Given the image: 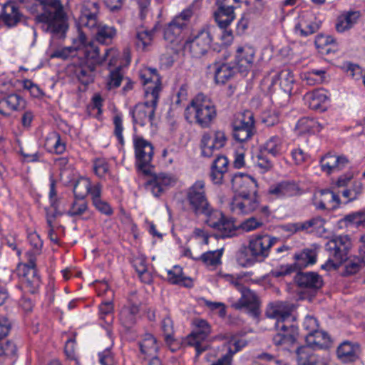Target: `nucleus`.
<instances>
[{"mask_svg":"<svg viewBox=\"0 0 365 365\" xmlns=\"http://www.w3.org/2000/svg\"><path fill=\"white\" fill-rule=\"evenodd\" d=\"M278 80L280 81V86L285 92L292 91L294 79L292 73L289 70H283L272 77V85H274Z\"/></svg>","mask_w":365,"mask_h":365,"instance_id":"35","label":"nucleus"},{"mask_svg":"<svg viewBox=\"0 0 365 365\" xmlns=\"http://www.w3.org/2000/svg\"><path fill=\"white\" fill-rule=\"evenodd\" d=\"M266 316L277 319L275 328L277 333L272 339L276 346H289L296 342L298 328L292 324L294 319L290 312L282 311L278 304L272 305L267 309Z\"/></svg>","mask_w":365,"mask_h":365,"instance_id":"4","label":"nucleus"},{"mask_svg":"<svg viewBox=\"0 0 365 365\" xmlns=\"http://www.w3.org/2000/svg\"><path fill=\"white\" fill-rule=\"evenodd\" d=\"M93 205L102 214L108 216L113 214V210L110 205L107 202L103 200L101 198L94 201Z\"/></svg>","mask_w":365,"mask_h":365,"instance_id":"61","label":"nucleus"},{"mask_svg":"<svg viewBox=\"0 0 365 365\" xmlns=\"http://www.w3.org/2000/svg\"><path fill=\"white\" fill-rule=\"evenodd\" d=\"M6 103L11 110H17L23 108L25 105L24 99L19 95L13 93L0 100L1 103Z\"/></svg>","mask_w":365,"mask_h":365,"instance_id":"44","label":"nucleus"},{"mask_svg":"<svg viewBox=\"0 0 365 365\" xmlns=\"http://www.w3.org/2000/svg\"><path fill=\"white\" fill-rule=\"evenodd\" d=\"M307 347L319 348L320 349H327L330 347L331 341L329 336L325 331L318 329L314 333L307 334L305 336Z\"/></svg>","mask_w":365,"mask_h":365,"instance_id":"26","label":"nucleus"},{"mask_svg":"<svg viewBox=\"0 0 365 365\" xmlns=\"http://www.w3.org/2000/svg\"><path fill=\"white\" fill-rule=\"evenodd\" d=\"M185 199L189 209L195 216L206 213L210 203L206 193L205 182L203 180H196L185 190Z\"/></svg>","mask_w":365,"mask_h":365,"instance_id":"11","label":"nucleus"},{"mask_svg":"<svg viewBox=\"0 0 365 365\" xmlns=\"http://www.w3.org/2000/svg\"><path fill=\"white\" fill-rule=\"evenodd\" d=\"M200 147L202 149V155L207 158L212 157L215 151L220 149L219 148H215V144L212 140V136L207 133L202 135Z\"/></svg>","mask_w":365,"mask_h":365,"instance_id":"40","label":"nucleus"},{"mask_svg":"<svg viewBox=\"0 0 365 365\" xmlns=\"http://www.w3.org/2000/svg\"><path fill=\"white\" fill-rule=\"evenodd\" d=\"M298 365H329L328 360L314 353L309 347L300 346L296 351Z\"/></svg>","mask_w":365,"mask_h":365,"instance_id":"22","label":"nucleus"},{"mask_svg":"<svg viewBox=\"0 0 365 365\" xmlns=\"http://www.w3.org/2000/svg\"><path fill=\"white\" fill-rule=\"evenodd\" d=\"M263 222L260 220H257L255 217H250L240 225H236L237 230L238 228H241L246 232H250L262 227Z\"/></svg>","mask_w":365,"mask_h":365,"instance_id":"53","label":"nucleus"},{"mask_svg":"<svg viewBox=\"0 0 365 365\" xmlns=\"http://www.w3.org/2000/svg\"><path fill=\"white\" fill-rule=\"evenodd\" d=\"M319 29V24L312 22L309 24L303 25L301 22L295 26L296 32H299L302 36H307L317 32Z\"/></svg>","mask_w":365,"mask_h":365,"instance_id":"50","label":"nucleus"},{"mask_svg":"<svg viewBox=\"0 0 365 365\" xmlns=\"http://www.w3.org/2000/svg\"><path fill=\"white\" fill-rule=\"evenodd\" d=\"M323 199H327V205L331 210L337 208L340 205V199L338 195L329 190H322L320 192Z\"/></svg>","mask_w":365,"mask_h":365,"instance_id":"49","label":"nucleus"},{"mask_svg":"<svg viewBox=\"0 0 365 365\" xmlns=\"http://www.w3.org/2000/svg\"><path fill=\"white\" fill-rule=\"evenodd\" d=\"M336 160V155L327 154L320 160L322 170L328 174L335 171L337 166Z\"/></svg>","mask_w":365,"mask_h":365,"instance_id":"46","label":"nucleus"},{"mask_svg":"<svg viewBox=\"0 0 365 365\" xmlns=\"http://www.w3.org/2000/svg\"><path fill=\"white\" fill-rule=\"evenodd\" d=\"M99 48L94 45L87 46L83 51V57L79 58L78 62L72 65L73 72L78 81L88 85L94 80V71L97 65L103 64L108 58L113 48H106L103 56L99 54Z\"/></svg>","mask_w":365,"mask_h":365,"instance_id":"3","label":"nucleus"},{"mask_svg":"<svg viewBox=\"0 0 365 365\" xmlns=\"http://www.w3.org/2000/svg\"><path fill=\"white\" fill-rule=\"evenodd\" d=\"M299 186L294 181H282L270 187L269 192L277 197H291L299 192Z\"/></svg>","mask_w":365,"mask_h":365,"instance_id":"28","label":"nucleus"},{"mask_svg":"<svg viewBox=\"0 0 365 365\" xmlns=\"http://www.w3.org/2000/svg\"><path fill=\"white\" fill-rule=\"evenodd\" d=\"M317 252L312 249H304L299 253L294 255L295 262L293 264L296 271L302 270L310 264H314L317 262Z\"/></svg>","mask_w":365,"mask_h":365,"instance_id":"29","label":"nucleus"},{"mask_svg":"<svg viewBox=\"0 0 365 365\" xmlns=\"http://www.w3.org/2000/svg\"><path fill=\"white\" fill-rule=\"evenodd\" d=\"M160 87L155 86L146 88V94L150 93L152 99L150 101L136 104L130 110L134 125L138 124L140 126L145 125L148 123L153 125L155 119V113L159 98Z\"/></svg>","mask_w":365,"mask_h":365,"instance_id":"8","label":"nucleus"},{"mask_svg":"<svg viewBox=\"0 0 365 365\" xmlns=\"http://www.w3.org/2000/svg\"><path fill=\"white\" fill-rule=\"evenodd\" d=\"M192 14V10L187 8L176 16L165 28L164 38L170 43L174 42L187 26Z\"/></svg>","mask_w":365,"mask_h":365,"instance_id":"15","label":"nucleus"},{"mask_svg":"<svg viewBox=\"0 0 365 365\" xmlns=\"http://www.w3.org/2000/svg\"><path fill=\"white\" fill-rule=\"evenodd\" d=\"M99 361L101 365H114L113 356L109 349L99 353Z\"/></svg>","mask_w":365,"mask_h":365,"instance_id":"64","label":"nucleus"},{"mask_svg":"<svg viewBox=\"0 0 365 365\" xmlns=\"http://www.w3.org/2000/svg\"><path fill=\"white\" fill-rule=\"evenodd\" d=\"M90 180L88 178H81L77 180L73 187L74 197L78 200H83L89 192Z\"/></svg>","mask_w":365,"mask_h":365,"instance_id":"41","label":"nucleus"},{"mask_svg":"<svg viewBox=\"0 0 365 365\" xmlns=\"http://www.w3.org/2000/svg\"><path fill=\"white\" fill-rule=\"evenodd\" d=\"M153 178L145 183L147 190H150L155 197L160 196L165 189L175 182L174 178L171 175L160 173L151 175Z\"/></svg>","mask_w":365,"mask_h":365,"instance_id":"21","label":"nucleus"},{"mask_svg":"<svg viewBox=\"0 0 365 365\" xmlns=\"http://www.w3.org/2000/svg\"><path fill=\"white\" fill-rule=\"evenodd\" d=\"M32 14L41 29L53 38L65 37L68 28L66 13L60 0H18Z\"/></svg>","mask_w":365,"mask_h":365,"instance_id":"1","label":"nucleus"},{"mask_svg":"<svg viewBox=\"0 0 365 365\" xmlns=\"http://www.w3.org/2000/svg\"><path fill=\"white\" fill-rule=\"evenodd\" d=\"M304 329L307 331V334L314 333L319 329V324L316 317L311 315H307L304 319L303 324Z\"/></svg>","mask_w":365,"mask_h":365,"instance_id":"54","label":"nucleus"},{"mask_svg":"<svg viewBox=\"0 0 365 365\" xmlns=\"http://www.w3.org/2000/svg\"><path fill=\"white\" fill-rule=\"evenodd\" d=\"M228 160L224 155H218L213 161L210 174L211 180L215 184H222L224 175L228 169Z\"/></svg>","mask_w":365,"mask_h":365,"instance_id":"25","label":"nucleus"},{"mask_svg":"<svg viewBox=\"0 0 365 365\" xmlns=\"http://www.w3.org/2000/svg\"><path fill=\"white\" fill-rule=\"evenodd\" d=\"M278 239L269 235H258L250 239L247 246H242L238 251L237 259L242 267L263 262L269 254L271 247Z\"/></svg>","mask_w":365,"mask_h":365,"instance_id":"5","label":"nucleus"},{"mask_svg":"<svg viewBox=\"0 0 365 365\" xmlns=\"http://www.w3.org/2000/svg\"><path fill=\"white\" fill-rule=\"evenodd\" d=\"M195 329L187 336V341L190 346L195 348L196 355L198 356L209 346L205 340L210 334L211 329L209 324L203 319L195 320Z\"/></svg>","mask_w":365,"mask_h":365,"instance_id":"14","label":"nucleus"},{"mask_svg":"<svg viewBox=\"0 0 365 365\" xmlns=\"http://www.w3.org/2000/svg\"><path fill=\"white\" fill-rule=\"evenodd\" d=\"M323 128L324 125L309 117L300 118L296 125V129L299 131V134L316 133L319 132Z\"/></svg>","mask_w":365,"mask_h":365,"instance_id":"31","label":"nucleus"},{"mask_svg":"<svg viewBox=\"0 0 365 365\" xmlns=\"http://www.w3.org/2000/svg\"><path fill=\"white\" fill-rule=\"evenodd\" d=\"M109 166L104 159H96L93 162V171L95 174L102 178L108 172Z\"/></svg>","mask_w":365,"mask_h":365,"instance_id":"55","label":"nucleus"},{"mask_svg":"<svg viewBox=\"0 0 365 365\" xmlns=\"http://www.w3.org/2000/svg\"><path fill=\"white\" fill-rule=\"evenodd\" d=\"M212 41L211 27L204 25L192 31L184 43V49L195 58H200L210 50Z\"/></svg>","mask_w":365,"mask_h":365,"instance_id":"9","label":"nucleus"},{"mask_svg":"<svg viewBox=\"0 0 365 365\" xmlns=\"http://www.w3.org/2000/svg\"><path fill=\"white\" fill-rule=\"evenodd\" d=\"M296 272L293 264H286L281 266L279 269H276L272 272V276L275 277H280Z\"/></svg>","mask_w":365,"mask_h":365,"instance_id":"63","label":"nucleus"},{"mask_svg":"<svg viewBox=\"0 0 365 365\" xmlns=\"http://www.w3.org/2000/svg\"><path fill=\"white\" fill-rule=\"evenodd\" d=\"M214 17L221 29H227L235 19V14L232 9L217 6L214 12Z\"/></svg>","mask_w":365,"mask_h":365,"instance_id":"32","label":"nucleus"},{"mask_svg":"<svg viewBox=\"0 0 365 365\" xmlns=\"http://www.w3.org/2000/svg\"><path fill=\"white\" fill-rule=\"evenodd\" d=\"M120 320L126 329L131 328L136 322V317L127 311H120Z\"/></svg>","mask_w":365,"mask_h":365,"instance_id":"58","label":"nucleus"},{"mask_svg":"<svg viewBox=\"0 0 365 365\" xmlns=\"http://www.w3.org/2000/svg\"><path fill=\"white\" fill-rule=\"evenodd\" d=\"M140 350L143 354L153 356L158 350V345L156 339L150 334H145L139 343Z\"/></svg>","mask_w":365,"mask_h":365,"instance_id":"34","label":"nucleus"},{"mask_svg":"<svg viewBox=\"0 0 365 365\" xmlns=\"http://www.w3.org/2000/svg\"><path fill=\"white\" fill-rule=\"evenodd\" d=\"M16 346L11 341H7L5 344L0 346V356H13L16 355Z\"/></svg>","mask_w":365,"mask_h":365,"instance_id":"59","label":"nucleus"},{"mask_svg":"<svg viewBox=\"0 0 365 365\" xmlns=\"http://www.w3.org/2000/svg\"><path fill=\"white\" fill-rule=\"evenodd\" d=\"M344 270L341 273L343 277L354 275L365 267V259L363 257H355L345 261Z\"/></svg>","mask_w":365,"mask_h":365,"instance_id":"36","label":"nucleus"},{"mask_svg":"<svg viewBox=\"0 0 365 365\" xmlns=\"http://www.w3.org/2000/svg\"><path fill=\"white\" fill-rule=\"evenodd\" d=\"M250 197H240L242 201L235 197L231 205L232 210L237 214H247L255 210L258 207V202L256 199L252 200Z\"/></svg>","mask_w":365,"mask_h":365,"instance_id":"30","label":"nucleus"},{"mask_svg":"<svg viewBox=\"0 0 365 365\" xmlns=\"http://www.w3.org/2000/svg\"><path fill=\"white\" fill-rule=\"evenodd\" d=\"M344 222L346 227L354 226L355 227L359 228L361 227H365V210H359L346 215L341 220Z\"/></svg>","mask_w":365,"mask_h":365,"instance_id":"37","label":"nucleus"},{"mask_svg":"<svg viewBox=\"0 0 365 365\" xmlns=\"http://www.w3.org/2000/svg\"><path fill=\"white\" fill-rule=\"evenodd\" d=\"M227 354H230L232 358L233 355L241 350L242 348L245 347L247 342L244 339H232L229 343Z\"/></svg>","mask_w":365,"mask_h":365,"instance_id":"57","label":"nucleus"},{"mask_svg":"<svg viewBox=\"0 0 365 365\" xmlns=\"http://www.w3.org/2000/svg\"><path fill=\"white\" fill-rule=\"evenodd\" d=\"M222 255V250L208 251L203 253L198 258H195V260H201L207 266L216 267L221 263Z\"/></svg>","mask_w":365,"mask_h":365,"instance_id":"39","label":"nucleus"},{"mask_svg":"<svg viewBox=\"0 0 365 365\" xmlns=\"http://www.w3.org/2000/svg\"><path fill=\"white\" fill-rule=\"evenodd\" d=\"M216 117L215 104L202 93L197 94L185 110L186 120L190 123H195L202 128H209Z\"/></svg>","mask_w":365,"mask_h":365,"instance_id":"6","label":"nucleus"},{"mask_svg":"<svg viewBox=\"0 0 365 365\" xmlns=\"http://www.w3.org/2000/svg\"><path fill=\"white\" fill-rule=\"evenodd\" d=\"M361 351L359 343L345 340L338 346L336 356L342 363H354L359 359Z\"/></svg>","mask_w":365,"mask_h":365,"instance_id":"20","label":"nucleus"},{"mask_svg":"<svg viewBox=\"0 0 365 365\" xmlns=\"http://www.w3.org/2000/svg\"><path fill=\"white\" fill-rule=\"evenodd\" d=\"M147 72L148 73L140 74V78L143 80V83L144 85H147L149 83L153 82L155 85L153 87L155 86H159L160 90V79L158 74L157 73V71L155 69L149 68L147 71Z\"/></svg>","mask_w":365,"mask_h":365,"instance_id":"52","label":"nucleus"},{"mask_svg":"<svg viewBox=\"0 0 365 365\" xmlns=\"http://www.w3.org/2000/svg\"><path fill=\"white\" fill-rule=\"evenodd\" d=\"M241 298L232 304L235 309L245 308L247 313L255 318L260 314V301L257 295L250 289L245 287L241 289Z\"/></svg>","mask_w":365,"mask_h":365,"instance_id":"17","label":"nucleus"},{"mask_svg":"<svg viewBox=\"0 0 365 365\" xmlns=\"http://www.w3.org/2000/svg\"><path fill=\"white\" fill-rule=\"evenodd\" d=\"M254 114L249 110L235 114L231 122L233 138L239 142L248 140L255 132Z\"/></svg>","mask_w":365,"mask_h":365,"instance_id":"13","label":"nucleus"},{"mask_svg":"<svg viewBox=\"0 0 365 365\" xmlns=\"http://www.w3.org/2000/svg\"><path fill=\"white\" fill-rule=\"evenodd\" d=\"M114 307L112 301L103 302L99 305L100 318L107 324H112L113 321Z\"/></svg>","mask_w":365,"mask_h":365,"instance_id":"42","label":"nucleus"},{"mask_svg":"<svg viewBox=\"0 0 365 365\" xmlns=\"http://www.w3.org/2000/svg\"><path fill=\"white\" fill-rule=\"evenodd\" d=\"M294 282L298 287L310 292L312 297L314 296L324 284L322 276L314 272L299 271L294 277Z\"/></svg>","mask_w":365,"mask_h":365,"instance_id":"16","label":"nucleus"},{"mask_svg":"<svg viewBox=\"0 0 365 365\" xmlns=\"http://www.w3.org/2000/svg\"><path fill=\"white\" fill-rule=\"evenodd\" d=\"M255 50L253 47L245 45L240 46L236 50L235 66L241 73L250 71L254 64Z\"/></svg>","mask_w":365,"mask_h":365,"instance_id":"19","label":"nucleus"},{"mask_svg":"<svg viewBox=\"0 0 365 365\" xmlns=\"http://www.w3.org/2000/svg\"><path fill=\"white\" fill-rule=\"evenodd\" d=\"M88 211V203L83 200H78L75 198L72 202L70 209L67 212V215L70 217H81L86 214Z\"/></svg>","mask_w":365,"mask_h":365,"instance_id":"43","label":"nucleus"},{"mask_svg":"<svg viewBox=\"0 0 365 365\" xmlns=\"http://www.w3.org/2000/svg\"><path fill=\"white\" fill-rule=\"evenodd\" d=\"M155 30V27H154L151 31H143L138 32L136 34L138 39L137 45L139 46V43H141L143 48L149 45L152 40L153 34Z\"/></svg>","mask_w":365,"mask_h":365,"instance_id":"56","label":"nucleus"},{"mask_svg":"<svg viewBox=\"0 0 365 365\" xmlns=\"http://www.w3.org/2000/svg\"><path fill=\"white\" fill-rule=\"evenodd\" d=\"M11 329V322L6 317L0 315V341L8 336Z\"/></svg>","mask_w":365,"mask_h":365,"instance_id":"60","label":"nucleus"},{"mask_svg":"<svg viewBox=\"0 0 365 365\" xmlns=\"http://www.w3.org/2000/svg\"><path fill=\"white\" fill-rule=\"evenodd\" d=\"M113 125H114V131L113 133L115 136L117 138L119 143L120 145L124 144V139L123 136V118L120 114H116L113 119Z\"/></svg>","mask_w":365,"mask_h":365,"instance_id":"51","label":"nucleus"},{"mask_svg":"<svg viewBox=\"0 0 365 365\" xmlns=\"http://www.w3.org/2000/svg\"><path fill=\"white\" fill-rule=\"evenodd\" d=\"M135 163L138 171L145 175H152L153 166L151 161L153 158V146L143 137L135 135L133 138Z\"/></svg>","mask_w":365,"mask_h":365,"instance_id":"12","label":"nucleus"},{"mask_svg":"<svg viewBox=\"0 0 365 365\" xmlns=\"http://www.w3.org/2000/svg\"><path fill=\"white\" fill-rule=\"evenodd\" d=\"M215 68V80L217 83L225 84L232 78L237 70L235 66L230 63L215 62L213 64Z\"/></svg>","mask_w":365,"mask_h":365,"instance_id":"27","label":"nucleus"},{"mask_svg":"<svg viewBox=\"0 0 365 365\" xmlns=\"http://www.w3.org/2000/svg\"><path fill=\"white\" fill-rule=\"evenodd\" d=\"M351 248V242L348 235L333 237L325 245L329 257L321 268L327 271L337 270L348 259Z\"/></svg>","mask_w":365,"mask_h":365,"instance_id":"7","label":"nucleus"},{"mask_svg":"<svg viewBox=\"0 0 365 365\" xmlns=\"http://www.w3.org/2000/svg\"><path fill=\"white\" fill-rule=\"evenodd\" d=\"M201 215L206 216L205 223L216 231V238L232 237L236 235L237 227L233 219L225 217L220 211L213 209L211 205H209L208 211Z\"/></svg>","mask_w":365,"mask_h":365,"instance_id":"10","label":"nucleus"},{"mask_svg":"<svg viewBox=\"0 0 365 365\" xmlns=\"http://www.w3.org/2000/svg\"><path fill=\"white\" fill-rule=\"evenodd\" d=\"M282 139L277 135L271 137L264 144V150L272 156L276 157L281 153Z\"/></svg>","mask_w":365,"mask_h":365,"instance_id":"45","label":"nucleus"},{"mask_svg":"<svg viewBox=\"0 0 365 365\" xmlns=\"http://www.w3.org/2000/svg\"><path fill=\"white\" fill-rule=\"evenodd\" d=\"M359 17L358 11H349L340 16V18L351 29L357 21Z\"/></svg>","mask_w":365,"mask_h":365,"instance_id":"62","label":"nucleus"},{"mask_svg":"<svg viewBox=\"0 0 365 365\" xmlns=\"http://www.w3.org/2000/svg\"><path fill=\"white\" fill-rule=\"evenodd\" d=\"M167 279L173 284H182L186 287L192 286L191 279L183 276L182 268L180 266H174L171 270L168 271Z\"/></svg>","mask_w":365,"mask_h":365,"instance_id":"33","label":"nucleus"},{"mask_svg":"<svg viewBox=\"0 0 365 365\" xmlns=\"http://www.w3.org/2000/svg\"><path fill=\"white\" fill-rule=\"evenodd\" d=\"M24 15L14 1H8L2 7L0 19L8 27H14L22 21Z\"/></svg>","mask_w":365,"mask_h":365,"instance_id":"23","label":"nucleus"},{"mask_svg":"<svg viewBox=\"0 0 365 365\" xmlns=\"http://www.w3.org/2000/svg\"><path fill=\"white\" fill-rule=\"evenodd\" d=\"M46 146L56 154H62L66 150V143L58 133H53L46 138Z\"/></svg>","mask_w":365,"mask_h":365,"instance_id":"38","label":"nucleus"},{"mask_svg":"<svg viewBox=\"0 0 365 365\" xmlns=\"http://www.w3.org/2000/svg\"><path fill=\"white\" fill-rule=\"evenodd\" d=\"M19 275L22 277L29 286L32 287L38 286L40 277L37 274L35 257H31L28 262L19 269Z\"/></svg>","mask_w":365,"mask_h":365,"instance_id":"24","label":"nucleus"},{"mask_svg":"<svg viewBox=\"0 0 365 365\" xmlns=\"http://www.w3.org/2000/svg\"><path fill=\"white\" fill-rule=\"evenodd\" d=\"M99 3L96 0H86L83 1L79 24L81 26L96 29V39L102 44H110L116 36V29L113 26H109L99 23Z\"/></svg>","mask_w":365,"mask_h":365,"instance_id":"2","label":"nucleus"},{"mask_svg":"<svg viewBox=\"0 0 365 365\" xmlns=\"http://www.w3.org/2000/svg\"><path fill=\"white\" fill-rule=\"evenodd\" d=\"M309 98V107L317 110L319 108L321 103H324L327 97L322 91H315L308 95Z\"/></svg>","mask_w":365,"mask_h":365,"instance_id":"48","label":"nucleus"},{"mask_svg":"<svg viewBox=\"0 0 365 365\" xmlns=\"http://www.w3.org/2000/svg\"><path fill=\"white\" fill-rule=\"evenodd\" d=\"M121 71L120 67H118L115 69L110 71L109 79L107 83V88L109 90L118 88L120 86L121 81L123 78V75Z\"/></svg>","mask_w":365,"mask_h":365,"instance_id":"47","label":"nucleus"},{"mask_svg":"<svg viewBox=\"0 0 365 365\" xmlns=\"http://www.w3.org/2000/svg\"><path fill=\"white\" fill-rule=\"evenodd\" d=\"M232 186L236 197H247L257 193V181L250 175L238 173L232 178Z\"/></svg>","mask_w":365,"mask_h":365,"instance_id":"18","label":"nucleus"}]
</instances>
